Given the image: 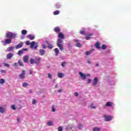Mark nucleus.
I'll list each match as a JSON object with an SVG mask.
<instances>
[{
    "mask_svg": "<svg viewBox=\"0 0 131 131\" xmlns=\"http://www.w3.org/2000/svg\"><path fill=\"white\" fill-rule=\"evenodd\" d=\"M58 39L57 40L56 45L60 51H64V47H63V39L65 38V36H64V34L62 32L58 33Z\"/></svg>",
    "mask_w": 131,
    "mask_h": 131,
    "instance_id": "obj_1",
    "label": "nucleus"
},
{
    "mask_svg": "<svg viewBox=\"0 0 131 131\" xmlns=\"http://www.w3.org/2000/svg\"><path fill=\"white\" fill-rule=\"evenodd\" d=\"M6 36L7 38H16L17 34L12 32H8L6 33Z\"/></svg>",
    "mask_w": 131,
    "mask_h": 131,
    "instance_id": "obj_2",
    "label": "nucleus"
},
{
    "mask_svg": "<svg viewBox=\"0 0 131 131\" xmlns=\"http://www.w3.org/2000/svg\"><path fill=\"white\" fill-rule=\"evenodd\" d=\"M34 47V50H37V47H38V44L37 42H36L34 41H33L31 43H30V47L31 48H33Z\"/></svg>",
    "mask_w": 131,
    "mask_h": 131,
    "instance_id": "obj_3",
    "label": "nucleus"
},
{
    "mask_svg": "<svg viewBox=\"0 0 131 131\" xmlns=\"http://www.w3.org/2000/svg\"><path fill=\"white\" fill-rule=\"evenodd\" d=\"M25 74H26V71L23 70L21 73L19 75V77L21 79H24L26 77L25 76Z\"/></svg>",
    "mask_w": 131,
    "mask_h": 131,
    "instance_id": "obj_4",
    "label": "nucleus"
},
{
    "mask_svg": "<svg viewBox=\"0 0 131 131\" xmlns=\"http://www.w3.org/2000/svg\"><path fill=\"white\" fill-rule=\"evenodd\" d=\"M103 117L105 118V121H110V120H112L113 119V117L111 116L104 115Z\"/></svg>",
    "mask_w": 131,
    "mask_h": 131,
    "instance_id": "obj_5",
    "label": "nucleus"
},
{
    "mask_svg": "<svg viewBox=\"0 0 131 131\" xmlns=\"http://www.w3.org/2000/svg\"><path fill=\"white\" fill-rule=\"evenodd\" d=\"M23 45H24L23 42H19V44H18L17 45H16L15 46L16 50L21 49V48H22V47H23Z\"/></svg>",
    "mask_w": 131,
    "mask_h": 131,
    "instance_id": "obj_6",
    "label": "nucleus"
},
{
    "mask_svg": "<svg viewBox=\"0 0 131 131\" xmlns=\"http://www.w3.org/2000/svg\"><path fill=\"white\" fill-rule=\"evenodd\" d=\"M79 75L80 76V77L82 78V79H86V75L82 73V72H80L79 73Z\"/></svg>",
    "mask_w": 131,
    "mask_h": 131,
    "instance_id": "obj_7",
    "label": "nucleus"
},
{
    "mask_svg": "<svg viewBox=\"0 0 131 131\" xmlns=\"http://www.w3.org/2000/svg\"><path fill=\"white\" fill-rule=\"evenodd\" d=\"M4 42L5 45H10L12 42V39L10 38L6 39Z\"/></svg>",
    "mask_w": 131,
    "mask_h": 131,
    "instance_id": "obj_8",
    "label": "nucleus"
},
{
    "mask_svg": "<svg viewBox=\"0 0 131 131\" xmlns=\"http://www.w3.org/2000/svg\"><path fill=\"white\" fill-rule=\"evenodd\" d=\"M28 59H29V56L26 55L23 57V60L25 63H28Z\"/></svg>",
    "mask_w": 131,
    "mask_h": 131,
    "instance_id": "obj_9",
    "label": "nucleus"
},
{
    "mask_svg": "<svg viewBox=\"0 0 131 131\" xmlns=\"http://www.w3.org/2000/svg\"><path fill=\"white\" fill-rule=\"evenodd\" d=\"M54 31L56 33H59L60 31H61V28L58 27H56L54 29Z\"/></svg>",
    "mask_w": 131,
    "mask_h": 131,
    "instance_id": "obj_10",
    "label": "nucleus"
},
{
    "mask_svg": "<svg viewBox=\"0 0 131 131\" xmlns=\"http://www.w3.org/2000/svg\"><path fill=\"white\" fill-rule=\"evenodd\" d=\"M40 61H41V58H36L35 60V64H36L37 65H39V63H40Z\"/></svg>",
    "mask_w": 131,
    "mask_h": 131,
    "instance_id": "obj_11",
    "label": "nucleus"
},
{
    "mask_svg": "<svg viewBox=\"0 0 131 131\" xmlns=\"http://www.w3.org/2000/svg\"><path fill=\"white\" fill-rule=\"evenodd\" d=\"M13 56H14V54L10 53L7 55V59L8 60H10L12 58V57H13Z\"/></svg>",
    "mask_w": 131,
    "mask_h": 131,
    "instance_id": "obj_12",
    "label": "nucleus"
},
{
    "mask_svg": "<svg viewBox=\"0 0 131 131\" xmlns=\"http://www.w3.org/2000/svg\"><path fill=\"white\" fill-rule=\"evenodd\" d=\"M75 42H77L76 44V47H77L78 48H81L82 45L79 42H78V41H79V40H78V39H75Z\"/></svg>",
    "mask_w": 131,
    "mask_h": 131,
    "instance_id": "obj_13",
    "label": "nucleus"
},
{
    "mask_svg": "<svg viewBox=\"0 0 131 131\" xmlns=\"http://www.w3.org/2000/svg\"><path fill=\"white\" fill-rule=\"evenodd\" d=\"M73 128H74L72 125H69L67 128V131H73Z\"/></svg>",
    "mask_w": 131,
    "mask_h": 131,
    "instance_id": "obj_14",
    "label": "nucleus"
},
{
    "mask_svg": "<svg viewBox=\"0 0 131 131\" xmlns=\"http://www.w3.org/2000/svg\"><path fill=\"white\" fill-rule=\"evenodd\" d=\"M98 78L95 77L94 80H93V84L94 86H96L97 83H98Z\"/></svg>",
    "mask_w": 131,
    "mask_h": 131,
    "instance_id": "obj_15",
    "label": "nucleus"
},
{
    "mask_svg": "<svg viewBox=\"0 0 131 131\" xmlns=\"http://www.w3.org/2000/svg\"><path fill=\"white\" fill-rule=\"evenodd\" d=\"M39 53L41 56H43V55H45V54L46 53V50L43 49H40L39 50Z\"/></svg>",
    "mask_w": 131,
    "mask_h": 131,
    "instance_id": "obj_16",
    "label": "nucleus"
},
{
    "mask_svg": "<svg viewBox=\"0 0 131 131\" xmlns=\"http://www.w3.org/2000/svg\"><path fill=\"white\" fill-rule=\"evenodd\" d=\"M14 49H15V47L14 46H11L7 48V51L11 52L12 51H14Z\"/></svg>",
    "mask_w": 131,
    "mask_h": 131,
    "instance_id": "obj_17",
    "label": "nucleus"
},
{
    "mask_svg": "<svg viewBox=\"0 0 131 131\" xmlns=\"http://www.w3.org/2000/svg\"><path fill=\"white\" fill-rule=\"evenodd\" d=\"M105 106L106 107H112V102L110 101L106 102Z\"/></svg>",
    "mask_w": 131,
    "mask_h": 131,
    "instance_id": "obj_18",
    "label": "nucleus"
},
{
    "mask_svg": "<svg viewBox=\"0 0 131 131\" xmlns=\"http://www.w3.org/2000/svg\"><path fill=\"white\" fill-rule=\"evenodd\" d=\"M6 112V108L3 107H0V113H5Z\"/></svg>",
    "mask_w": 131,
    "mask_h": 131,
    "instance_id": "obj_19",
    "label": "nucleus"
},
{
    "mask_svg": "<svg viewBox=\"0 0 131 131\" xmlns=\"http://www.w3.org/2000/svg\"><path fill=\"white\" fill-rule=\"evenodd\" d=\"M27 38L31 39V40H33V39H34V36L32 35H28Z\"/></svg>",
    "mask_w": 131,
    "mask_h": 131,
    "instance_id": "obj_20",
    "label": "nucleus"
},
{
    "mask_svg": "<svg viewBox=\"0 0 131 131\" xmlns=\"http://www.w3.org/2000/svg\"><path fill=\"white\" fill-rule=\"evenodd\" d=\"M92 35H93L92 34H90L88 35H86L85 36V39H86V40H90V39H91V36H92Z\"/></svg>",
    "mask_w": 131,
    "mask_h": 131,
    "instance_id": "obj_21",
    "label": "nucleus"
},
{
    "mask_svg": "<svg viewBox=\"0 0 131 131\" xmlns=\"http://www.w3.org/2000/svg\"><path fill=\"white\" fill-rule=\"evenodd\" d=\"M18 65L20 66L21 67H24V64H23V62H22V61L21 60H18Z\"/></svg>",
    "mask_w": 131,
    "mask_h": 131,
    "instance_id": "obj_22",
    "label": "nucleus"
},
{
    "mask_svg": "<svg viewBox=\"0 0 131 131\" xmlns=\"http://www.w3.org/2000/svg\"><path fill=\"white\" fill-rule=\"evenodd\" d=\"M95 47L97 49H101V47H100V42H97L95 44Z\"/></svg>",
    "mask_w": 131,
    "mask_h": 131,
    "instance_id": "obj_23",
    "label": "nucleus"
},
{
    "mask_svg": "<svg viewBox=\"0 0 131 131\" xmlns=\"http://www.w3.org/2000/svg\"><path fill=\"white\" fill-rule=\"evenodd\" d=\"M54 52L56 53V56H58V55H59V49L58 48H55L54 49Z\"/></svg>",
    "mask_w": 131,
    "mask_h": 131,
    "instance_id": "obj_24",
    "label": "nucleus"
},
{
    "mask_svg": "<svg viewBox=\"0 0 131 131\" xmlns=\"http://www.w3.org/2000/svg\"><path fill=\"white\" fill-rule=\"evenodd\" d=\"M28 85H29V83H27L26 82H24L23 83V88H27V86H28Z\"/></svg>",
    "mask_w": 131,
    "mask_h": 131,
    "instance_id": "obj_25",
    "label": "nucleus"
},
{
    "mask_svg": "<svg viewBox=\"0 0 131 131\" xmlns=\"http://www.w3.org/2000/svg\"><path fill=\"white\" fill-rule=\"evenodd\" d=\"M21 34L23 35H25L26 34H27V31H26V30H23L21 31Z\"/></svg>",
    "mask_w": 131,
    "mask_h": 131,
    "instance_id": "obj_26",
    "label": "nucleus"
},
{
    "mask_svg": "<svg viewBox=\"0 0 131 131\" xmlns=\"http://www.w3.org/2000/svg\"><path fill=\"white\" fill-rule=\"evenodd\" d=\"M54 15H59L60 14V11L57 10L53 12Z\"/></svg>",
    "mask_w": 131,
    "mask_h": 131,
    "instance_id": "obj_27",
    "label": "nucleus"
},
{
    "mask_svg": "<svg viewBox=\"0 0 131 131\" xmlns=\"http://www.w3.org/2000/svg\"><path fill=\"white\" fill-rule=\"evenodd\" d=\"M23 51L21 50H19L18 51V53L17 54L18 55V56H21L22 55V54H23Z\"/></svg>",
    "mask_w": 131,
    "mask_h": 131,
    "instance_id": "obj_28",
    "label": "nucleus"
},
{
    "mask_svg": "<svg viewBox=\"0 0 131 131\" xmlns=\"http://www.w3.org/2000/svg\"><path fill=\"white\" fill-rule=\"evenodd\" d=\"M58 77H59V78H62V77H63V73H58Z\"/></svg>",
    "mask_w": 131,
    "mask_h": 131,
    "instance_id": "obj_29",
    "label": "nucleus"
},
{
    "mask_svg": "<svg viewBox=\"0 0 131 131\" xmlns=\"http://www.w3.org/2000/svg\"><path fill=\"white\" fill-rule=\"evenodd\" d=\"M5 82V79L2 78L0 79V84H4V83Z\"/></svg>",
    "mask_w": 131,
    "mask_h": 131,
    "instance_id": "obj_30",
    "label": "nucleus"
},
{
    "mask_svg": "<svg viewBox=\"0 0 131 131\" xmlns=\"http://www.w3.org/2000/svg\"><path fill=\"white\" fill-rule=\"evenodd\" d=\"M93 131H100V128L96 127H94L93 129Z\"/></svg>",
    "mask_w": 131,
    "mask_h": 131,
    "instance_id": "obj_31",
    "label": "nucleus"
},
{
    "mask_svg": "<svg viewBox=\"0 0 131 131\" xmlns=\"http://www.w3.org/2000/svg\"><path fill=\"white\" fill-rule=\"evenodd\" d=\"M30 64H33V63H35V60L34 59L31 58L30 61Z\"/></svg>",
    "mask_w": 131,
    "mask_h": 131,
    "instance_id": "obj_32",
    "label": "nucleus"
},
{
    "mask_svg": "<svg viewBox=\"0 0 131 131\" xmlns=\"http://www.w3.org/2000/svg\"><path fill=\"white\" fill-rule=\"evenodd\" d=\"M62 5H61V4H59V3H57L56 5V8H57V9H59L60 8H61V6Z\"/></svg>",
    "mask_w": 131,
    "mask_h": 131,
    "instance_id": "obj_33",
    "label": "nucleus"
},
{
    "mask_svg": "<svg viewBox=\"0 0 131 131\" xmlns=\"http://www.w3.org/2000/svg\"><path fill=\"white\" fill-rule=\"evenodd\" d=\"M106 48H107V46H106V45H102V46L101 47L102 50H106Z\"/></svg>",
    "mask_w": 131,
    "mask_h": 131,
    "instance_id": "obj_34",
    "label": "nucleus"
},
{
    "mask_svg": "<svg viewBox=\"0 0 131 131\" xmlns=\"http://www.w3.org/2000/svg\"><path fill=\"white\" fill-rule=\"evenodd\" d=\"M66 64H67V62H66V61H63L61 62L62 67H65V66L66 65Z\"/></svg>",
    "mask_w": 131,
    "mask_h": 131,
    "instance_id": "obj_35",
    "label": "nucleus"
},
{
    "mask_svg": "<svg viewBox=\"0 0 131 131\" xmlns=\"http://www.w3.org/2000/svg\"><path fill=\"white\" fill-rule=\"evenodd\" d=\"M47 124L49 126H52V125H53V123L52 122V121H49L47 122Z\"/></svg>",
    "mask_w": 131,
    "mask_h": 131,
    "instance_id": "obj_36",
    "label": "nucleus"
},
{
    "mask_svg": "<svg viewBox=\"0 0 131 131\" xmlns=\"http://www.w3.org/2000/svg\"><path fill=\"white\" fill-rule=\"evenodd\" d=\"M91 54H92V51L86 52L85 55L86 56H89V55H91Z\"/></svg>",
    "mask_w": 131,
    "mask_h": 131,
    "instance_id": "obj_37",
    "label": "nucleus"
},
{
    "mask_svg": "<svg viewBox=\"0 0 131 131\" xmlns=\"http://www.w3.org/2000/svg\"><path fill=\"white\" fill-rule=\"evenodd\" d=\"M4 66H5V67H10V64L9 63H4L3 64Z\"/></svg>",
    "mask_w": 131,
    "mask_h": 131,
    "instance_id": "obj_38",
    "label": "nucleus"
},
{
    "mask_svg": "<svg viewBox=\"0 0 131 131\" xmlns=\"http://www.w3.org/2000/svg\"><path fill=\"white\" fill-rule=\"evenodd\" d=\"M11 108L12 110H16V106H15V105H12Z\"/></svg>",
    "mask_w": 131,
    "mask_h": 131,
    "instance_id": "obj_39",
    "label": "nucleus"
},
{
    "mask_svg": "<svg viewBox=\"0 0 131 131\" xmlns=\"http://www.w3.org/2000/svg\"><path fill=\"white\" fill-rule=\"evenodd\" d=\"M52 112H55L56 111V109H55V106L53 105L52 106Z\"/></svg>",
    "mask_w": 131,
    "mask_h": 131,
    "instance_id": "obj_40",
    "label": "nucleus"
},
{
    "mask_svg": "<svg viewBox=\"0 0 131 131\" xmlns=\"http://www.w3.org/2000/svg\"><path fill=\"white\" fill-rule=\"evenodd\" d=\"M80 33L81 34L84 35V34H85V32H84V30H81V31H80Z\"/></svg>",
    "mask_w": 131,
    "mask_h": 131,
    "instance_id": "obj_41",
    "label": "nucleus"
},
{
    "mask_svg": "<svg viewBox=\"0 0 131 131\" xmlns=\"http://www.w3.org/2000/svg\"><path fill=\"white\" fill-rule=\"evenodd\" d=\"M90 107L92 109H96V106H93V104H91Z\"/></svg>",
    "mask_w": 131,
    "mask_h": 131,
    "instance_id": "obj_42",
    "label": "nucleus"
},
{
    "mask_svg": "<svg viewBox=\"0 0 131 131\" xmlns=\"http://www.w3.org/2000/svg\"><path fill=\"white\" fill-rule=\"evenodd\" d=\"M58 131H63V128H62V127L59 126L58 128Z\"/></svg>",
    "mask_w": 131,
    "mask_h": 131,
    "instance_id": "obj_43",
    "label": "nucleus"
},
{
    "mask_svg": "<svg viewBox=\"0 0 131 131\" xmlns=\"http://www.w3.org/2000/svg\"><path fill=\"white\" fill-rule=\"evenodd\" d=\"M48 48H49V49H53V45H51V44H49V46H48Z\"/></svg>",
    "mask_w": 131,
    "mask_h": 131,
    "instance_id": "obj_44",
    "label": "nucleus"
},
{
    "mask_svg": "<svg viewBox=\"0 0 131 131\" xmlns=\"http://www.w3.org/2000/svg\"><path fill=\"white\" fill-rule=\"evenodd\" d=\"M26 45L27 46H29V45H30V41L29 40H28L26 41Z\"/></svg>",
    "mask_w": 131,
    "mask_h": 131,
    "instance_id": "obj_45",
    "label": "nucleus"
},
{
    "mask_svg": "<svg viewBox=\"0 0 131 131\" xmlns=\"http://www.w3.org/2000/svg\"><path fill=\"white\" fill-rule=\"evenodd\" d=\"M0 72H1V73H6V70H1V71H0Z\"/></svg>",
    "mask_w": 131,
    "mask_h": 131,
    "instance_id": "obj_46",
    "label": "nucleus"
},
{
    "mask_svg": "<svg viewBox=\"0 0 131 131\" xmlns=\"http://www.w3.org/2000/svg\"><path fill=\"white\" fill-rule=\"evenodd\" d=\"M32 104H33V105H34L35 104H36V100H34L32 101Z\"/></svg>",
    "mask_w": 131,
    "mask_h": 131,
    "instance_id": "obj_47",
    "label": "nucleus"
},
{
    "mask_svg": "<svg viewBox=\"0 0 131 131\" xmlns=\"http://www.w3.org/2000/svg\"><path fill=\"white\" fill-rule=\"evenodd\" d=\"M22 50H23V52L24 53V52H25L26 51H28V49L25 48V49H23Z\"/></svg>",
    "mask_w": 131,
    "mask_h": 131,
    "instance_id": "obj_48",
    "label": "nucleus"
},
{
    "mask_svg": "<svg viewBox=\"0 0 131 131\" xmlns=\"http://www.w3.org/2000/svg\"><path fill=\"white\" fill-rule=\"evenodd\" d=\"M82 125H81V124H80L79 125V128H80V129H81V128H82Z\"/></svg>",
    "mask_w": 131,
    "mask_h": 131,
    "instance_id": "obj_49",
    "label": "nucleus"
},
{
    "mask_svg": "<svg viewBox=\"0 0 131 131\" xmlns=\"http://www.w3.org/2000/svg\"><path fill=\"white\" fill-rule=\"evenodd\" d=\"M42 47L43 49H47V46L45 44L42 45Z\"/></svg>",
    "mask_w": 131,
    "mask_h": 131,
    "instance_id": "obj_50",
    "label": "nucleus"
},
{
    "mask_svg": "<svg viewBox=\"0 0 131 131\" xmlns=\"http://www.w3.org/2000/svg\"><path fill=\"white\" fill-rule=\"evenodd\" d=\"M74 95L76 97H78V93L77 92H75Z\"/></svg>",
    "mask_w": 131,
    "mask_h": 131,
    "instance_id": "obj_51",
    "label": "nucleus"
},
{
    "mask_svg": "<svg viewBox=\"0 0 131 131\" xmlns=\"http://www.w3.org/2000/svg\"><path fill=\"white\" fill-rule=\"evenodd\" d=\"M14 66L15 67H17V66H18V63L17 62H15L14 63Z\"/></svg>",
    "mask_w": 131,
    "mask_h": 131,
    "instance_id": "obj_52",
    "label": "nucleus"
},
{
    "mask_svg": "<svg viewBox=\"0 0 131 131\" xmlns=\"http://www.w3.org/2000/svg\"><path fill=\"white\" fill-rule=\"evenodd\" d=\"M48 77L49 78H52V75H51L50 73H48Z\"/></svg>",
    "mask_w": 131,
    "mask_h": 131,
    "instance_id": "obj_53",
    "label": "nucleus"
},
{
    "mask_svg": "<svg viewBox=\"0 0 131 131\" xmlns=\"http://www.w3.org/2000/svg\"><path fill=\"white\" fill-rule=\"evenodd\" d=\"M91 82H92V79H89L88 80V83H91Z\"/></svg>",
    "mask_w": 131,
    "mask_h": 131,
    "instance_id": "obj_54",
    "label": "nucleus"
},
{
    "mask_svg": "<svg viewBox=\"0 0 131 131\" xmlns=\"http://www.w3.org/2000/svg\"><path fill=\"white\" fill-rule=\"evenodd\" d=\"M30 74L31 75L33 74V71H32V70L30 71Z\"/></svg>",
    "mask_w": 131,
    "mask_h": 131,
    "instance_id": "obj_55",
    "label": "nucleus"
},
{
    "mask_svg": "<svg viewBox=\"0 0 131 131\" xmlns=\"http://www.w3.org/2000/svg\"><path fill=\"white\" fill-rule=\"evenodd\" d=\"M46 43L49 45H50V42H49V41H46Z\"/></svg>",
    "mask_w": 131,
    "mask_h": 131,
    "instance_id": "obj_56",
    "label": "nucleus"
},
{
    "mask_svg": "<svg viewBox=\"0 0 131 131\" xmlns=\"http://www.w3.org/2000/svg\"><path fill=\"white\" fill-rule=\"evenodd\" d=\"M17 120V122H19V121H20V118H18Z\"/></svg>",
    "mask_w": 131,
    "mask_h": 131,
    "instance_id": "obj_57",
    "label": "nucleus"
},
{
    "mask_svg": "<svg viewBox=\"0 0 131 131\" xmlns=\"http://www.w3.org/2000/svg\"><path fill=\"white\" fill-rule=\"evenodd\" d=\"M62 92V90L60 89L58 90V93H61Z\"/></svg>",
    "mask_w": 131,
    "mask_h": 131,
    "instance_id": "obj_58",
    "label": "nucleus"
},
{
    "mask_svg": "<svg viewBox=\"0 0 131 131\" xmlns=\"http://www.w3.org/2000/svg\"><path fill=\"white\" fill-rule=\"evenodd\" d=\"M96 67H98L99 66V63H96Z\"/></svg>",
    "mask_w": 131,
    "mask_h": 131,
    "instance_id": "obj_59",
    "label": "nucleus"
},
{
    "mask_svg": "<svg viewBox=\"0 0 131 131\" xmlns=\"http://www.w3.org/2000/svg\"><path fill=\"white\" fill-rule=\"evenodd\" d=\"M88 64H91V62H90V61H88Z\"/></svg>",
    "mask_w": 131,
    "mask_h": 131,
    "instance_id": "obj_60",
    "label": "nucleus"
},
{
    "mask_svg": "<svg viewBox=\"0 0 131 131\" xmlns=\"http://www.w3.org/2000/svg\"><path fill=\"white\" fill-rule=\"evenodd\" d=\"M55 88H58V85H56Z\"/></svg>",
    "mask_w": 131,
    "mask_h": 131,
    "instance_id": "obj_61",
    "label": "nucleus"
},
{
    "mask_svg": "<svg viewBox=\"0 0 131 131\" xmlns=\"http://www.w3.org/2000/svg\"><path fill=\"white\" fill-rule=\"evenodd\" d=\"M86 76H90V75H86Z\"/></svg>",
    "mask_w": 131,
    "mask_h": 131,
    "instance_id": "obj_62",
    "label": "nucleus"
},
{
    "mask_svg": "<svg viewBox=\"0 0 131 131\" xmlns=\"http://www.w3.org/2000/svg\"><path fill=\"white\" fill-rule=\"evenodd\" d=\"M31 94H32V91H30Z\"/></svg>",
    "mask_w": 131,
    "mask_h": 131,
    "instance_id": "obj_63",
    "label": "nucleus"
}]
</instances>
